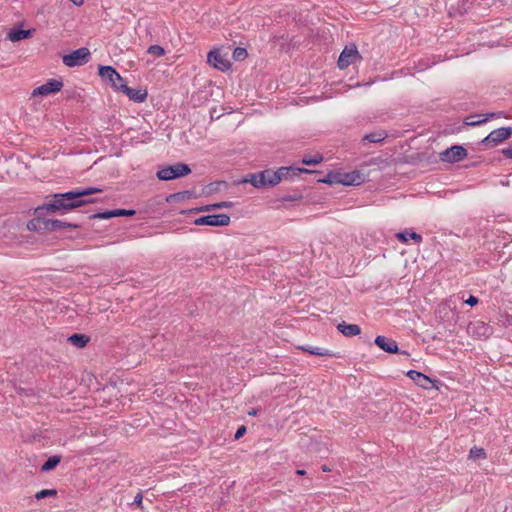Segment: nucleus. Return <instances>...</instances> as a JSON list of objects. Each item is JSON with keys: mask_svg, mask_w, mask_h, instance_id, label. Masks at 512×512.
Returning a JSON list of instances; mask_svg holds the SVG:
<instances>
[{"mask_svg": "<svg viewBox=\"0 0 512 512\" xmlns=\"http://www.w3.org/2000/svg\"><path fill=\"white\" fill-rule=\"evenodd\" d=\"M98 192H101V189L89 187L86 189H76L74 191H69L66 193L55 194L51 202L46 203L42 207H38L36 209V212L40 214L42 210L53 212L57 210H70L85 205L87 203H92L93 200L82 199V197L89 196L91 194Z\"/></svg>", "mask_w": 512, "mask_h": 512, "instance_id": "nucleus-1", "label": "nucleus"}, {"mask_svg": "<svg viewBox=\"0 0 512 512\" xmlns=\"http://www.w3.org/2000/svg\"><path fill=\"white\" fill-rule=\"evenodd\" d=\"M190 173L191 169L187 164L178 162L174 165L160 167L157 171V178L161 181H170L187 176Z\"/></svg>", "mask_w": 512, "mask_h": 512, "instance_id": "nucleus-2", "label": "nucleus"}, {"mask_svg": "<svg viewBox=\"0 0 512 512\" xmlns=\"http://www.w3.org/2000/svg\"><path fill=\"white\" fill-rule=\"evenodd\" d=\"M98 73L103 80L109 81L113 88L118 91L126 84L125 80L112 66H100Z\"/></svg>", "mask_w": 512, "mask_h": 512, "instance_id": "nucleus-3", "label": "nucleus"}, {"mask_svg": "<svg viewBox=\"0 0 512 512\" xmlns=\"http://www.w3.org/2000/svg\"><path fill=\"white\" fill-rule=\"evenodd\" d=\"M362 59L355 45L346 46L341 52L338 59V67L345 69L349 65L356 63Z\"/></svg>", "mask_w": 512, "mask_h": 512, "instance_id": "nucleus-4", "label": "nucleus"}, {"mask_svg": "<svg viewBox=\"0 0 512 512\" xmlns=\"http://www.w3.org/2000/svg\"><path fill=\"white\" fill-rule=\"evenodd\" d=\"M90 56V52L87 48H79L74 50L70 54L64 55L62 60L63 63L68 67L80 66L85 64Z\"/></svg>", "mask_w": 512, "mask_h": 512, "instance_id": "nucleus-5", "label": "nucleus"}, {"mask_svg": "<svg viewBox=\"0 0 512 512\" xmlns=\"http://www.w3.org/2000/svg\"><path fill=\"white\" fill-rule=\"evenodd\" d=\"M207 62L213 68L222 72L228 71L231 67L230 61L226 58L225 55L220 53L219 49H213L208 53Z\"/></svg>", "mask_w": 512, "mask_h": 512, "instance_id": "nucleus-6", "label": "nucleus"}, {"mask_svg": "<svg viewBox=\"0 0 512 512\" xmlns=\"http://www.w3.org/2000/svg\"><path fill=\"white\" fill-rule=\"evenodd\" d=\"M63 87V82L61 80L57 79H50L46 83L36 87L32 93V97H38V96H48L50 94L59 92Z\"/></svg>", "mask_w": 512, "mask_h": 512, "instance_id": "nucleus-7", "label": "nucleus"}, {"mask_svg": "<svg viewBox=\"0 0 512 512\" xmlns=\"http://www.w3.org/2000/svg\"><path fill=\"white\" fill-rule=\"evenodd\" d=\"M229 223L230 217L227 214L206 215L194 220V224L198 226H227Z\"/></svg>", "mask_w": 512, "mask_h": 512, "instance_id": "nucleus-8", "label": "nucleus"}, {"mask_svg": "<svg viewBox=\"0 0 512 512\" xmlns=\"http://www.w3.org/2000/svg\"><path fill=\"white\" fill-rule=\"evenodd\" d=\"M511 134V127H501L493 130L486 138L483 139L482 143L486 146H495L508 139Z\"/></svg>", "mask_w": 512, "mask_h": 512, "instance_id": "nucleus-9", "label": "nucleus"}, {"mask_svg": "<svg viewBox=\"0 0 512 512\" xmlns=\"http://www.w3.org/2000/svg\"><path fill=\"white\" fill-rule=\"evenodd\" d=\"M467 156V150L462 146H452L440 153V159L448 163H456Z\"/></svg>", "mask_w": 512, "mask_h": 512, "instance_id": "nucleus-10", "label": "nucleus"}, {"mask_svg": "<svg viewBox=\"0 0 512 512\" xmlns=\"http://www.w3.org/2000/svg\"><path fill=\"white\" fill-rule=\"evenodd\" d=\"M468 332L477 338H488L492 333V329L483 322H475L469 324Z\"/></svg>", "mask_w": 512, "mask_h": 512, "instance_id": "nucleus-11", "label": "nucleus"}, {"mask_svg": "<svg viewBox=\"0 0 512 512\" xmlns=\"http://www.w3.org/2000/svg\"><path fill=\"white\" fill-rule=\"evenodd\" d=\"M407 376L421 388L430 389L434 386L433 381L428 376L419 371L409 370L407 372Z\"/></svg>", "mask_w": 512, "mask_h": 512, "instance_id": "nucleus-12", "label": "nucleus"}, {"mask_svg": "<svg viewBox=\"0 0 512 512\" xmlns=\"http://www.w3.org/2000/svg\"><path fill=\"white\" fill-rule=\"evenodd\" d=\"M120 90L128 96V98L136 103H142L147 99L148 93L145 89H134L128 87L126 84Z\"/></svg>", "mask_w": 512, "mask_h": 512, "instance_id": "nucleus-13", "label": "nucleus"}, {"mask_svg": "<svg viewBox=\"0 0 512 512\" xmlns=\"http://www.w3.org/2000/svg\"><path fill=\"white\" fill-rule=\"evenodd\" d=\"M374 342L379 348L387 353L399 352L397 342L393 339H389L385 336H377Z\"/></svg>", "mask_w": 512, "mask_h": 512, "instance_id": "nucleus-14", "label": "nucleus"}, {"mask_svg": "<svg viewBox=\"0 0 512 512\" xmlns=\"http://www.w3.org/2000/svg\"><path fill=\"white\" fill-rule=\"evenodd\" d=\"M259 183L262 187L275 186L279 183V176L271 170L258 172Z\"/></svg>", "mask_w": 512, "mask_h": 512, "instance_id": "nucleus-15", "label": "nucleus"}, {"mask_svg": "<svg viewBox=\"0 0 512 512\" xmlns=\"http://www.w3.org/2000/svg\"><path fill=\"white\" fill-rule=\"evenodd\" d=\"M309 170L305 168H294V167H281L277 171H274L279 176V182L282 179H288L291 176L298 175L299 173H308Z\"/></svg>", "mask_w": 512, "mask_h": 512, "instance_id": "nucleus-16", "label": "nucleus"}, {"mask_svg": "<svg viewBox=\"0 0 512 512\" xmlns=\"http://www.w3.org/2000/svg\"><path fill=\"white\" fill-rule=\"evenodd\" d=\"M337 329L346 337H353L359 335L361 329L357 324H347L345 322L339 323Z\"/></svg>", "mask_w": 512, "mask_h": 512, "instance_id": "nucleus-17", "label": "nucleus"}, {"mask_svg": "<svg viewBox=\"0 0 512 512\" xmlns=\"http://www.w3.org/2000/svg\"><path fill=\"white\" fill-rule=\"evenodd\" d=\"M33 33V30H11L8 34V39L12 42H18L23 39L29 38Z\"/></svg>", "mask_w": 512, "mask_h": 512, "instance_id": "nucleus-18", "label": "nucleus"}, {"mask_svg": "<svg viewBox=\"0 0 512 512\" xmlns=\"http://www.w3.org/2000/svg\"><path fill=\"white\" fill-rule=\"evenodd\" d=\"M388 134L384 130H379L375 132H371L368 134H365L363 137V141H367L369 143H378L383 141L385 138H387Z\"/></svg>", "mask_w": 512, "mask_h": 512, "instance_id": "nucleus-19", "label": "nucleus"}, {"mask_svg": "<svg viewBox=\"0 0 512 512\" xmlns=\"http://www.w3.org/2000/svg\"><path fill=\"white\" fill-rule=\"evenodd\" d=\"M65 227L77 228L78 226L63 222L61 220H46V221H44V228L48 229V230H58V229H62Z\"/></svg>", "mask_w": 512, "mask_h": 512, "instance_id": "nucleus-20", "label": "nucleus"}, {"mask_svg": "<svg viewBox=\"0 0 512 512\" xmlns=\"http://www.w3.org/2000/svg\"><path fill=\"white\" fill-rule=\"evenodd\" d=\"M67 340L77 348H84L89 342V337L84 334H73Z\"/></svg>", "mask_w": 512, "mask_h": 512, "instance_id": "nucleus-21", "label": "nucleus"}, {"mask_svg": "<svg viewBox=\"0 0 512 512\" xmlns=\"http://www.w3.org/2000/svg\"><path fill=\"white\" fill-rule=\"evenodd\" d=\"M231 207H233L232 202L222 201V202L202 206V207L198 208L197 211L206 212V211H212V210L222 209V208H231Z\"/></svg>", "mask_w": 512, "mask_h": 512, "instance_id": "nucleus-22", "label": "nucleus"}, {"mask_svg": "<svg viewBox=\"0 0 512 512\" xmlns=\"http://www.w3.org/2000/svg\"><path fill=\"white\" fill-rule=\"evenodd\" d=\"M468 457L473 461L485 460L487 453L483 448L474 446L470 449Z\"/></svg>", "mask_w": 512, "mask_h": 512, "instance_id": "nucleus-23", "label": "nucleus"}, {"mask_svg": "<svg viewBox=\"0 0 512 512\" xmlns=\"http://www.w3.org/2000/svg\"><path fill=\"white\" fill-rule=\"evenodd\" d=\"M494 116H495L494 113L487 114L483 118H481L482 115L471 116V117L467 118L465 123L470 126H477V125L485 123L487 120H489L490 118H493Z\"/></svg>", "mask_w": 512, "mask_h": 512, "instance_id": "nucleus-24", "label": "nucleus"}, {"mask_svg": "<svg viewBox=\"0 0 512 512\" xmlns=\"http://www.w3.org/2000/svg\"><path fill=\"white\" fill-rule=\"evenodd\" d=\"M396 237L403 243H406L409 239H413L416 242H420L422 240L421 235L415 232H399L396 234Z\"/></svg>", "mask_w": 512, "mask_h": 512, "instance_id": "nucleus-25", "label": "nucleus"}, {"mask_svg": "<svg viewBox=\"0 0 512 512\" xmlns=\"http://www.w3.org/2000/svg\"><path fill=\"white\" fill-rule=\"evenodd\" d=\"M61 461V457L58 455L51 456L47 459V461L42 465L41 471L48 472L54 469Z\"/></svg>", "mask_w": 512, "mask_h": 512, "instance_id": "nucleus-26", "label": "nucleus"}, {"mask_svg": "<svg viewBox=\"0 0 512 512\" xmlns=\"http://www.w3.org/2000/svg\"><path fill=\"white\" fill-rule=\"evenodd\" d=\"M304 351L317 356H332V353L321 347H301Z\"/></svg>", "mask_w": 512, "mask_h": 512, "instance_id": "nucleus-27", "label": "nucleus"}, {"mask_svg": "<svg viewBox=\"0 0 512 512\" xmlns=\"http://www.w3.org/2000/svg\"><path fill=\"white\" fill-rule=\"evenodd\" d=\"M359 179V175L358 174H341L340 173V184H343V185H354L356 184L357 180Z\"/></svg>", "mask_w": 512, "mask_h": 512, "instance_id": "nucleus-28", "label": "nucleus"}, {"mask_svg": "<svg viewBox=\"0 0 512 512\" xmlns=\"http://www.w3.org/2000/svg\"><path fill=\"white\" fill-rule=\"evenodd\" d=\"M323 161V157L321 154L317 153L313 156L306 155L302 159V163L305 165H316Z\"/></svg>", "mask_w": 512, "mask_h": 512, "instance_id": "nucleus-29", "label": "nucleus"}, {"mask_svg": "<svg viewBox=\"0 0 512 512\" xmlns=\"http://www.w3.org/2000/svg\"><path fill=\"white\" fill-rule=\"evenodd\" d=\"M322 183H326L329 185L332 184H340V173H328L327 176L321 180H319Z\"/></svg>", "mask_w": 512, "mask_h": 512, "instance_id": "nucleus-30", "label": "nucleus"}, {"mask_svg": "<svg viewBox=\"0 0 512 512\" xmlns=\"http://www.w3.org/2000/svg\"><path fill=\"white\" fill-rule=\"evenodd\" d=\"M241 183H250L255 188H263L259 183L258 173L248 174L245 178L242 179Z\"/></svg>", "mask_w": 512, "mask_h": 512, "instance_id": "nucleus-31", "label": "nucleus"}, {"mask_svg": "<svg viewBox=\"0 0 512 512\" xmlns=\"http://www.w3.org/2000/svg\"><path fill=\"white\" fill-rule=\"evenodd\" d=\"M248 52L245 48L242 47H236L233 51V59L235 61H243L247 58Z\"/></svg>", "mask_w": 512, "mask_h": 512, "instance_id": "nucleus-32", "label": "nucleus"}, {"mask_svg": "<svg viewBox=\"0 0 512 512\" xmlns=\"http://www.w3.org/2000/svg\"><path fill=\"white\" fill-rule=\"evenodd\" d=\"M147 52L156 58H160L165 55V50L160 45H151L148 48Z\"/></svg>", "mask_w": 512, "mask_h": 512, "instance_id": "nucleus-33", "label": "nucleus"}, {"mask_svg": "<svg viewBox=\"0 0 512 512\" xmlns=\"http://www.w3.org/2000/svg\"><path fill=\"white\" fill-rule=\"evenodd\" d=\"M57 495V491L55 489H44L35 494V498L37 500L43 499L45 497H54Z\"/></svg>", "mask_w": 512, "mask_h": 512, "instance_id": "nucleus-34", "label": "nucleus"}, {"mask_svg": "<svg viewBox=\"0 0 512 512\" xmlns=\"http://www.w3.org/2000/svg\"><path fill=\"white\" fill-rule=\"evenodd\" d=\"M92 217L98 218V219H110L112 217H116V214H115V210H110V211L96 213Z\"/></svg>", "mask_w": 512, "mask_h": 512, "instance_id": "nucleus-35", "label": "nucleus"}, {"mask_svg": "<svg viewBox=\"0 0 512 512\" xmlns=\"http://www.w3.org/2000/svg\"><path fill=\"white\" fill-rule=\"evenodd\" d=\"M116 217L118 216H133L135 214L134 210H126V209H116L115 210Z\"/></svg>", "mask_w": 512, "mask_h": 512, "instance_id": "nucleus-36", "label": "nucleus"}, {"mask_svg": "<svg viewBox=\"0 0 512 512\" xmlns=\"http://www.w3.org/2000/svg\"><path fill=\"white\" fill-rule=\"evenodd\" d=\"M245 433H246V427L242 425V426H240V427L237 429V431H236V433H235L234 438H235L236 440H238V439H240V438H241Z\"/></svg>", "mask_w": 512, "mask_h": 512, "instance_id": "nucleus-37", "label": "nucleus"}, {"mask_svg": "<svg viewBox=\"0 0 512 512\" xmlns=\"http://www.w3.org/2000/svg\"><path fill=\"white\" fill-rule=\"evenodd\" d=\"M142 501H143V495L141 492L137 493L133 504L137 505L138 507H142Z\"/></svg>", "mask_w": 512, "mask_h": 512, "instance_id": "nucleus-38", "label": "nucleus"}, {"mask_svg": "<svg viewBox=\"0 0 512 512\" xmlns=\"http://www.w3.org/2000/svg\"><path fill=\"white\" fill-rule=\"evenodd\" d=\"M465 302L470 306H474L478 303V298L471 295Z\"/></svg>", "mask_w": 512, "mask_h": 512, "instance_id": "nucleus-39", "label": "nucleus"}, {"mask_svg": "<svg viewBox=\"0 0 512 512\" xmlns=\"http://www.w3.org/2000/svg\"><path fill=\"white\" fill-rule=\"evenodd\" d=\"M502 153H503L507 158H512V147L504 149V150L502 151Z\"/></svg>", "mask_w": 512, "mask_h": 512, "instance_id": "nucleus-40", "label": "nucleus"}, {"mask_svg": "<svg viewBox=\"0 0 512 512\" xmlns=\"http://www.w3.org/2000/svg\"><path fill=\"white\" fill-rule=\"evenodd\" d=\"M296 474H297V475L302 476V475H305V474H306V471H305V470H302V469H298V470L296 471Z\"/></svg>", "mask_w": 512, "mask_h": 512, "instance_id": "nucleus-41", "label": "nucleus"}, {"mask_svg": "<svg viewBox=\"0 0 512 512\" xmlns=\"http://www.w3.org/2000/svg\"><path fill=\"white\" fill-rule=\"evenodd\" d=\"M256 413H257L256 410H252V411L248 412V415L255 416Z\"/></svg>", "mask_w": 512, "mask_h": 512, "instance_id": "nucleus-42", "label": "nucleus"}, {"mask_svg": "<svg viewBox=\"0 0 512 512\" xmlns=\"http://www.w3.org/2000/svg\"><path fill=\"white\" fill-rule=\"evenodd\" d=\"M323 471H330V469H328V467H324Z\"/></svg>", "mask_w": 512, "mask_h": 512, "instance_id": "nucleus-43", "label": "nucleus"}]
</instances>
